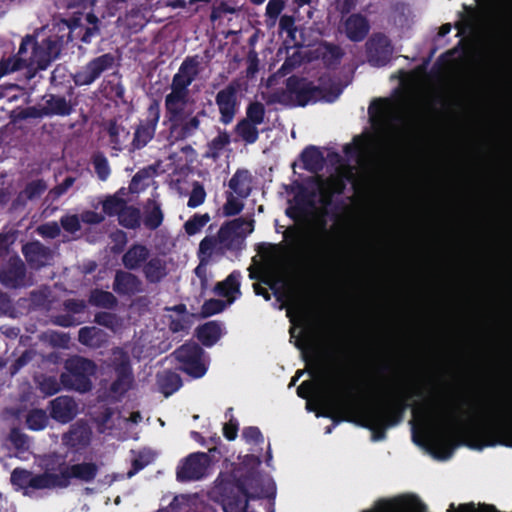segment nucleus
I'll list each match as a JSON object with an SVG mask.
<instances>
[{
	"mask_svg": "<svg viewBox=\"0 0 512 512\" xmlns=\"http://www.w3.org/2000/svg\"><path fill=\"white\" fill-rule=\"evenodd\" d=\"M89 303L99 308L111 310L116 308L118 300L112 292L96 288L90 293Z\"/></svg>",
	"mask_w": 512,
	"mask_h": 512,
	"instance_id": "ea45409f",
	"label": "nucleus"
},
{
	"mask_svg": "<svg viewBox=\"0 0 512 512\" xmlns=\"http://www.w3.org/2000/svg\"><path fill=\"white\" fill-rule=\"evenodd\" d=\"M25 423L28 429L40 431L46 428L48 416L43 409H31L26 415Z\"/></svg>",
	"mask_w": 512,
	"mask_h": 512,
	"instance_id": "de8ad7c7",
	"label": "nucleus"
},
{
	"mask_svg": "<svg viewBox=\"0 0 512 512\" xmlns=\"http://www.w3.org/2000/svg\"><path fill=\"white\" fill-rule=\"evenodd\" d=\"M494 245L498 251L512 254V228L506 221H499L494 234Z\"/></svg>",
	"mask_w": 512,
	"mask_h": 512,
	"instance_id": "f704fd0d",
	"label": "nucleus"
},
{
	"mask_svg": "<svg viewBox=\"0 0 512 512\" xmlns=\"http://www.w3.org/2000/svg\"><path fill=\"white\" fill-rule=\"evenodd\" d=\"M188 97L178 94L177 92H170L165 97V117L172 123L181 122L184 120V110L187 104Z\"/></svg>",
	"mask_w": 512,
	"mask_h": 512,
	"instance_id": "a878e982",
	"label": "nucleus"
},
{
	"mask_svg": "<svg viewBox=\"0 0 512 512\" xmlns=\"http://www.w3.org/2000/svg\"><path fill=\"white\" fill-rule=\"evenodd\" d=\"M296 194L294 196V203L303 207L304 210L307 211L308 208L314 206V199L316 197L315 188L310 190L302 183H296Z\"/></svg>",
	"mask_w": 512,
	"mask_h": 512,
	"instance_id": "49530a36",
	"label": "nucleus"
},
{
	"mask_svg": "<svg viewBox=\"0 0 512 512\" xmlns=\"http://www.w3.org/2000/svg\"><path fill=\"white\" fill-rule=\"evenodd\" d=\"M234 131L246 144H254L259 138L258 125L244 118L238 121Z\"/></svg>",
	"mask_w": 512,
	"mask_h": 512,
	"instance_id": "79ce46f5",
	"label": "nucleus"
},
{
	"mask_svg": "<svg viewBox=\"0 0 512 512\" xmlns=\"http://www.w3.org/2000/svg\"><path fill=\"white\" fill-rule=\"evenodd\" d=\"M113 355L112 368L116 376L134 377L128 353L118 348Z\"/></svg>",
	"mask_w": 512,
	"mask_h": 512,
	"instance_id": "4c0bfd02",
	"label": "nucleus"
},
{
	"mask_svg": "<svg viewBox=\"0 0 512 512\" xmlns=\"http://www.w3.org/2000/svg\"><path fill=\"white\" fill-rule=\"evenodd\" d=\"M482 433L489 438L486 446L498 443L512 447V403L505 405L497 416L482 428Z\"/></svg>",
	"mask_w": 512,
	"mask_h": 512,
	"instance_id": "9b49d317",
	"label": "nucleus"
},
{
	"mask_svg": "<svg viewBox=\"0 0 512 512\" xmlns=\"http://www.w3.org/2000/svg\"><path fill=\"white\" fill-rule=\"evenodd\" d=\"M90 441V431L83 427H72L67 433L63 434L62 442L71 449H81L86 447Z\"/></svg>",
	"mask_w": 512,
	"mask_h": 512,
	"instance_id": "c9c22d12",
	"label": "nucleus"
},
{
	"mask_svg": "<svg viewBox=\"0 0 512 512\" xmlns=\"http://www.w3.org/2000/svg\"><path fill=\"white\" fill-rule=\"evenodd\" d=\"M21 251L27 263L35 269L45 266L46 261L52 257L50 248L38 240L24 244Z\"/></svg>",
	"mask_w": 512,
	"mask_h": 512,
	"instance_id": "5701e85b",
	"label": "nucleus"
},
{
	"mask_svg": "<svg viewBox=\"0 0 512 512\" xmlns=\"http://www.w3.org/2000/svg\"><path fill=\"white\" fill-rule=\"evenodd\" d=\"M254 230V220L239 217L225 222L219 229L217 237L206 236L199 244V254L210 257L217 243L229 251H240L247 235Z\"/></svg>",
	"mask_w": 512,
	"mask_h": 512,
	"instance_id": "20e7f679",
	"label": "nucleus"
},
{
	"mask_svg": "<svg viewBox=\"0 0 512 512\" xmlns=\"http://www.w3.org/2000/svg\"><path fill=\"white\" fill-rule=\"evenodd\" d=\"M50 417L62 424L69 423L77 415V404L70 396H58L49 403Z\"/></svg>",
	"mask_w": 512,
	"mask_h": 512,
	"instance_id": "4be33fe9",
	"label": "nucleus"
},
{
	"mask_svg": "<svg viewBox=\"0 0 512 512\" xmlns=\"http://www.w3.org/2000/svg\"><path fill=\"white\" fill-rule=\"evenodd\" d=\"M27 269L19 256L10 257L0 269V283L8 289H18L25 285Z\"/></svg>",
	"mask_w": 512,
	"mask_h": 512,
	"instance_id": "6ab92c4d",
	"label": "nucleus"
},
{
	"mask_svg": "<svg viewBox=\"0 0 512 512\" xmlns=\"http://www.w3.org/2000/svg\"><path fill=\"white\" fill-rule=\"evenodd\" d=\"M300 160L303 168L311 173L320 172L325 165V158L320 149L316 146L309 145L303 149L300 154Z\"/></svg>",
	"mask_w": 512,
	"mask_h": 512,
	"instance_id": "7c9ffc66",
	"label": "nucleus"
},
{
	"mask_svg": "<svg viewBox=\"0 0 512 512\" xmlns=\"http://www.w3.org/2000/svg\"><path fill=\"white\" fill-rule=\"evenodd\" d=\"M150 257V250L141 243H133L122 255V264L129 271H137L143 267Z\"/></svg>",
	"mask_w": 512,
	"mask_h": 512,
	"instance_id": "b1692460",
	"label": "nucleus"
},
{
	"mask_svg": "<svg viewBox=\"0 0 512 512\" xmlns=\"http://www.w3.org/2000/svg\"><path fill=\"white\" fill-rule=\"evenodd\" d=\"M346 25L348 32H367L369 30L367 20L361 15L350 16Z\"/></svg>",
	"mask_w": 512,
	"mask_h": 512,
	"instance_id": "338daca9",
	"label": "nucleus"
},
{
	"mask_svg": "<svg viewBox=\"0 0 512 512\" xmlns=\"http://www.w3.org/2000/svg\"><path fill=\"white\" fill-rule=\"evenodd\" d=\"M61 227L68 233L74 234L81 229L80 219L76 214H66L60 218Z\"/></svg>",
	"mask_w": 512,
	"mask_h": 512,
	"instance_id": "69168bd1",
	"label": "nucleus"
},
{
	"mask_svg": "<svg viewBox=\"0 0 512 512\" xmlns=\"http://www.w3.org/2000/svg\"><path fill=\"white\" fill-rule=\"evenodd\" d=\"M94 322L100 326L113 329L117 325V316L114 313L101 311L94 316Z\"/></svg>",
	"mask_w": 512,
	"mask_h": 512,
	"instance_id": "774afa93",
	"label": "nucleus"
},
{
	"mask_svg": "<svg viewBox=\"0 0 512 512\" xmlns=\"http://www.w3.org/2000/svg\"><path fill=\"white\" fill-rule=\"evenodd\" d=\"M303 235V230L300 227L296 225L288 226L283 232L285 244L261 243L258 245L257 251L262 257L270 260L275 259L280 252L287 248L290 250H298L301 247Z\"/></svg>",
	"mask_w": 512,
	"mask_h": 512,
	"instance_id": "dca6fc26",
	"label": "nucleus"
},
{
	"mask_svg": "<svg viewBox=\"0 0 512 512\" xmlns=\"http://www.w3.org/2000/svg\"><path fill=\"white\" fill-rule=\"evenodd\" d=\"M65 372L60 375V382L67 390L87 393L92 389L91 377L96 373V364L82 356L69 358L64 365Z\"/></svg>",
	"mask_w": 512,
	"mask_h": 512,
	"instance_id": "6e6552de",
	"label": "nucleus"
},
{
	"mask_svg": "<svg viewBox=\"0 0 512 512\" xmlns=\"http://www.w3.org/2000/svg\"><path fill=\"white\" fill-rule=\"evenodd\" d=\"M420 390H413L404 381H394L389 386L385 402L376 407L361 411V426L372 431V440L381 441L386 437V430L402 422L409 401L414 396H421Z\"/></svg>",
	"mask_w": 512,
	"mask_h": 512,
	"instance_id": "f257e3e1",
	"label": "nucleus"
},
{
	"mask_svg": "<svg viewBox=\"0 0 512 512\" xmlns=\"http://www.w3.org/2000/svg\"><path fill=\"white\" fill-rule=\"evenodd\" d=\"M38 34H26L22 40L18 55L23 56L28 47L32 49L29 62L35 64L38 69L45 70L47 67L56 60L62 50L64 35L50 34L47 38L38 42L36 36Z\"/></svg>",
	"mask_w": 512,
	"mask_h": 512,
	"instance_id": "423d86ee",
	"label": "nucleus"
},
{
	"mask_svg": "<svg viewBox=\"0 0 512 512\" xmlns=\"http://www.w3.org/2000/svg\"><path fill=\"white\" fill-rule=\"evenodd\" d=\"M118 223L120 226L136 230L141 226V211L133 205H126L125 209L119 214Z\"/></svg>",
	"mask_w": 512,
	"mask_h": 512,
	"instance_id": "a19ab883",
	"label": "nucleus"
},
{
	"mask_svg": "<svg viewBox=\"0 0 512 512\" xmlns=\"http://www.w3.org/2000/svg\"><path fill=\"white\" fill-rule=\"evenodd\" d=\"M157 384L161 393L165 397H169L181 388L183 382L177 372L165 370L157 375Z\"/></svg>",
	"mask_w": 512,
	"mask_h": 512,
	"instance_id": "e433bc0d",
	"label": "nucleus"
},
{
	"mask_svg": "<svg viewBox=\"0 0 512 512\" xmlns=\"http://www.w3.org/2000/svg\"><path fill=\"white\" fill-rule=\"evenodd\" d=\"M115 57L111 53H105L91 59L86 65L72 74V80L76 86H88L94 83L105 71L113 68Z\"/></svg>",
	"mask_w": 512,
	"mask_h": 512,
	"instance_id": "ddd939ff",
	"label": "nucleus"
},
{
	"mask_svg": "<svg viewBox=\"0 0 512 512\" xmlns=\"http://www.w3.org/2000/svg\"><path fill=\"white\" fill-rule=\"evenodd\" d=\"M205 115V111L201 110L188 120L184 119L181 122L170 124L169 130L171 136L177 141L185 140L193 136L200 127V116Z\"/></svg>",
	"mask_w": 512,
	"mask_h": 512,
	"instance_id": "cd10ccee",
	"label": "nucleus"
},
{
	"mask_svg": "<svg viewBox=\"0 0 512 512\" xmlns=\"http://www.w3.org/2000/svg\"><path fill=\"white\" fill-rule=\"evenodd\" d=\"M125 195L126 192L124 187L120 188L113 195H107L101 202L103 215L109 217H119V214H121L127 205V201L124 199Z\"/></svg>",
	"mask_w": 512,
	"mask_h": 512,
	"instance_id": "72a5a7b5",
	"label": "nucleus"
},
{
	"mask_svg": "<svg viewBox=\"0 0 512 512\" xmlns=\"http://www.w3.org/2000/svg\"><path fill=\"white\" fill-rule=\"evenodd\" d=\"M46 190L47 184L44 179L32 180L18 193L14 204L25 206L28 201H33L41 197Z\"/></svg>",
	"mask_w": 512,
	"mask_h": 512,
	"instance_id": "473e14b6",
	"label": "nucleus"
},
{
	"mask_svg": "<svg viewBox=\"0 0 512 512\" xmlns=\"http://www.w3.org/2000/svg\"><path fill=\"white\" fill-rule=\"evenodd\" d=\"M393 47L386 34H373L366 42L368 62L375 67L385 66L392 57Z\"/></svg>",
	"mask_w": 512,
	"mask_h": 512,
	"instance_id": "a211bd4d",
	"label": "nucleus"
},
{
	"mask_svg": "<svg viewBox=\"0 0 512 512\" xmlns=\"http://www.w3.org/2000/svg\"><path fill=\"white\" fill-rule=\"evenodd\" d=\"M229 144V134L226 131L219 132L218 135L208 143L207 156L217 159L220 156L221 151Z\"/></svg>",
	"mask_w": 512,
	"mask_h": 512,
	"instance_id": "3c124183",
	"label": "nucleus"
},
{
	"mask_svg": "<svg viewBox=\"0 0 512 512\" xmlns=\"http://www.w3.org/2000/svg\"><path fill=\"white\" fill-rule=\"evenodd\" d=\"M43 472L35 474L30 470L17 467L11 472L10 481L11 484L22 490L24 495H30L34 491L38 490H53V471L54 466L50 462L49 455H45L42 459Z\"/></svg>",
	"mask_w": 512,
	"mask_h": 512,
	"instance_id": "1a4fd4ad",
	"label": "nucleus"
},
{
	"mask_svg": "<svg viewBox=\"0 0 512 512\" xmlns=\"http://www.w3.org/2000/svg\"><path fill=\"white\" fill-rule=\"evenodd\" d=\"M306 77L291 75L285 80V88L271 92L267 104H281L286 107H306L317 102H334L341 94V89L335 85L329 87Z\"/></svg>",
	"mask_w": 512,
	"mask_h": 512,
	"instance_id": "f03ea898",
	"label": "nucleus"
},
{
	"mask_svg": "<svg viewBox=\"0 0 512 512\" xmlns=\"http://www.w3.org/2000/svg\"><path fill=\"white\" fill-rule=\"evenodd\" d=\"M266 109L263 103L259 101H252L246 107V117L244 119L261 125L264 122Z\"/></svg>",
	"mask_w": 512,
	"mask_h": 512,
	"instance_id": "6e6d98bb",
	"label": "nucleus"
},
{
	"mask_svg": "<svg viewBox=\"0 0 512 512\" xmlns=\"http://www.w3.org/2000/svg\"><path fill=\"white\" fill-rule=\"evenodd\" d=\"M427 414L446 430L455 433L463 424L462 410L459 405L448 401H437L426 409Z\"/></svg>",
	"mask_w": 512,
	"mask_h": 512,
	"instance_id": "4468645a",
	"label": "nucleus"
},
{
	"mask_svg": "<svg viewBox=\"0 0 512 512\" xmlns=\"http://www.w3.org/2000/svg\"><path fill=\"white\" fill-rule=\"evenodd\" d=\"M209 461V456L205 452L189 454L177 466V480L179 482H189L202 479L206 474Z\"/></svg>",
	"mask_w": 512,
	"mask_h": 512,
	"instance_id": "2eb2a0df",
	"label": "nucleus"
},
{
	"mask_svg": "<svg viewBox=\"0 0 512 512\" xmlns=\"http://www.w3.org/2000/svg\"><path fill=\"white\" fill-rule=\"evenodd\" d=\"M389 100L384 98L374 99L368 107V115L372 124L385 121L388 113Z\"/></svg>",
	"mask_w": 512,
	"mask_h": 512,
	"instance_id": "c03bdc74",
	"label": "nucleus"
},
{
	"mask_svg": "<svg viewBox=\"0 0 512 512\" xmlns=\"http://www.w3.org/2000/svg\"><path fill=\"white\" fill-rule=\"evenodd\" d=\"M353 390L354 387L351 384H346L341 390L329 391L321 396L325 409L321 415L333 421L331 426L326 427V433H331L332 429L342 421H353L357 411Z\"/></svg>",
	"mask_w": 512,
	"mask_h": 512,
	"instance_id": "39448f33",
	"label": "nucleus"
},
{
	"mask_svg": "<svg viewBox=\"0 0 512 512\" xmlns=\"http://www.w3.org/2000/svg\"><path fill=\"white\" fill-rule=\"evenodd\" d=\"M237 92L238 85L232 82L220 90L215 97V102L220 113V121L224 125L230 124L235 117Z\"/></svg>",
	"mask_w": 512,
	"mask_h": 512,
	"instance_id": "aec40b11",
	"label": "nucleus"
},
{
	"mask_svg": "<svg viewBox=\"0 0 512 512\" xmlns=\"http://www.w3.org/2000/svg\"><path fill=\"white\" fill-rule=\"evenodd\" d=\"M252 176L247 169H238L230 178L228 186L240 198H247L252 191Z\"/></svg>",
	"mask_w": 512,
	"mask_h": 512,
	"instance_id": "2f4dec72",
	"label": "nucleus"
},
{
	"mask_svg": "<svg viewBox=\"0 0 512 512\" xmlns=\"http://www.w3.org/2000/svg\"><path fill=\"white\" fill-rule=\"evenodd\" d=\"M176 360L180 363L178 369L192 378L203 377L207 372L202 357L203 348L196 342H187L178 347L174 352Z\"/></svg>",
	"mask_w": 512,
	"mask_h": 512,
	"instance_id": "f8f14e48",
	"label": "nucleus"
},
{
	"mask_svg": "<svg viewBox=\"0 0 512 512\" xmlns=\"http://www.w3.org/2000/svg\"><path fill=\"white\" fill-rule=\"evenodd\" d=\"M241 277L239 270H233L223 281L215 285L214 292L218 296L227 298L229 304L233 303L236 297L241 295Z\"/></svg>",
	"mask_w": 512,
	"mask_h": 512,
	"instance_id": "393cba45",
	"label": "nucleus"
},
{
	"mask_svg": "<svg viewBox=\"0 0 512 512\" xmlns=\"http://www.w3.org/2000/svg\"><path fill=\"white\" fill-rule=\"evenodd\" d=\"M344 55L342 49L337 45H328L323 55V61L328 68H334L340 64Z\"/></svg>",
	"mask_w": 512,
	"mask_h": 512,
	"instance_id": "13d9d810",
	"label": "nucleus"
},
{
	"mask_svg": "<svg viewBox=\"0 0 512 512\" xmlns=\"http://www.w3.org/2000/svg\"><path fill=\"white\" fill-rule=\"evenodd\" d=\"M222 325L218 321H208L199 325L195 330V336L205 347H212L222 337Z\"/></svg>",
	"mask_w": 512,
	"mask_h": 512,
	"instance_id": "c756f323",
	"label": "nucleus"
},
{
	"mask_svg": "<svg viewBox=\"0 0 512 512\" xmlns=\"http://www.w3.org/2000/svg\"><path fill=\"white\" fill-rule=\"evenodd\" d=\"M27 65V59L21 55L2 58L0 60V79L11 72L21 70Z\"/></svg>",
	"mask_w": 512,
	"mask_h": 512,
	"instance_id": "8fccbe9b",
	"label": "nucleus"
},
{
	"mask_svg": "<svg viewBox=\"0 0 512 512\" xmlns=\"http://www.w3.org/2000/svg\"><path fill=\"white\" fill-rule=\"evenodd\" d=\"M206 199V191L203 187V185L195 181L193 183L192 191L189 195V199L187 202V206L189 208H196L204 203Z\"/></svg>",
	"mask_w": 512,
	"mask_h": 512,
	"instance_id": "680f3d73",
	"label": "nucleus"
},
{
	"mask_svg": "<svg viewBox=\"0 0 512 512\" xmlns=\"http://www.w3.org/2000/svg\"><path fill=\"white\" fill-rule=\"evenodd\" d=\"M252 480L254 479L246 475L217 487L224 512H247L249 500L260 498V494L254 495L248 491Z\"/></svg>",
	"mask_w": 512,
	"mask_h": 512,
	"instance_id": "9d476101",
	"label": "nucleus"
},
{
	"mask_svg": "<svg viewBox=\"0 0 512 512\" xmlns=\"http://www.w3.org/2000/svg\"><path fill=\"white\" fill-rule=\"evenodd\" d=\"M134 377L116 376L110 385V392L118 396H124L132 387Z\"/></svg>",
	"mask_w": 512,
	"mask_h": 512,
	"instance_id": "bf43d9fd",
	"label": "nucleus"
},
{
	"mask_svg": "<svg viewBox=\"0 0 512 512\" xmlns=\"http://www.w3.org/2000/svg\"><path fill=\"white\" fill-rule=\"evenodd\" d=\"M160 118V107L157 101H153L147 110V117L136 127L132 145L135 149L145 147L154 137Z\"/></svg>",
	"mask_w": 512,
	"mask_h": 512,
	"instance_id": "f3484780",
	"label": "nucleus"
},
{
	"mask_svg": "<svg viewBox=\"0 0 512 512\" xmlns=\"http://www.w3.org/2000/svg\"><path fill=\"white\" fill-rule=\"evenodd\" d=\"M351 179V175L343 176H330L323 179L320 175L311 176L306 179V182H320L325 184L335 195H341L346 189V181Z\"/></svg>",
	"mask_w": 512,
	"mask_h": 512,
	"instance_id": "37998d69",
	"label": "nucleus"
},
{
	"mask_svg": "<svg viewBox=\"0 0 512 512\" xmlns=\"http://www.w3.org/2000/svg\"><path fill=\"white\" fill-rule=\"evenodd\" d=\"M164 219L160 204L153 201L151 210L146 211L143 219L144 226L149 230H156L162 225Z\"/></svg>",
	"mask_w": 512,
	"mask_h": 512,
	"instance_id": "603ef678",
	"label": "nucleus"
},
{
	"mask_svg": "<svg viewBox=\"0 0 512 512\" xmlns=\"http://www.w3.org/2000/svg\"><path fill=\"white\" fill-rule=\"evenodd\" d=\"M315 255L317 263L324 267L334 265L336 260L339 258L338 250L330 241H328L327 237L323 239L321 246Z\"/></svg>",
	"mask_w": 512,
	"mask_h": 512,
	"instance_id": "58836bf2",
	"label": "nucleus"
},
{
	"mask_svg": "<svg viewBox=\"0 0 512 512\" xmlns=\"http://www.w3.org/2000/svg\"><path fill=\"white\" fill-rule=\"evenodd\" d=\"M112 289L121 297H132L144 291L142 280L127 269L116 270Z\"/></svg>",
	"mask_w": 512,
	"mask_h": 512,
	"instance_id": "412c9836",
	"label": "nucleus"
},
{
	"mask_svg": "<svg viewBox=\"0 0 512 512\" xmlns=\"http://www.w3.org/2000/svg\"><path fill=\"white\" fill-rule=\"evenodd\" d=\"M92 164L97 177L101 181H106L111 173L107 157L102 152L94 153L92 156Z\"/></svg>",
	"mask_w": 512,
	"mask_h": 512,
	"instance_id": "5fc2aeb1",
	"label": "nucleus"
},
{
	"mask_svg": "<svg viewBox=\"0 0 512 512\" xmlns=\"http://www.w3.org/2000/svg\"><path fill=\"white\" fill-rule=\"evenodd\" d=\"M50 462L54 466L53 481L55 489H66L72 479L86 483L92 482L98 474V466L93 462H82L69 465L65 459L56 454H49Z\"/></svg>",
	"mask_w": 512,
	"mask_h": 512,
	"instance_id": "0eeeda50",
	"label": "nucleus"
},
{
	"mask_svg": "<svg viewBox=\"0 0 512 512\" xmlns=\"http://www.w3.org/2000/svg\"><path fill=\"white\" fill-rule=\"evenodd\" d=\"M286 6L285 0H269L265 9V22L269 29L276 25L277 19Z\"/></svg>",
	"mask_w": 512,
	"mask_h": 512,
	"instance_id": "09e8293b",
	"label": "nucleus"
},
{
	"mask_svg": "<svg viewBox=\"0 0 512 512\" xmlns=\"http://www.w3.org/2000/svg\"><path fill=\"white\" fill-rule=\"evenodd\" d=\"M226 307V302L220 299L206 300L201 307V315L205 318L221 313Z\"/></svg>",
	"mask_w": 512,
	"mask_h": 512,
	"instance_id": "0e129e2a",
	"label": "nucleus"
},
{
	"mask_svg": "<svg viewBox=\"0 0 512 512\" xmlns=\"http://www.w3.org/2000/svg\"><path fill=\"white\" fill-rule=\"evenodd\" d=\"M142 273L149 284H158L168 275L167 263L159 256L149 257L142 267Z\"/></svg>",
	"mask_w": 512,
	"mask_h": 512,
	"instance_id": "bb28decb",
	"label": "nucleus"
},
{
	"mask_svg": "<svg viewBox=\"0 0 512 512\" xmlns=\"http://www.w3.org/2000/svg\"><path fill=\"white\" fill-rule=\"evenodd\" d=\"M244 208V204L239 201L232 192L226 193V202L223 205V214L226 217L238 215Z\"/></svg>",
	"mask_w": 512,
	"mask_h": 512,
	"instance_id": "052dcab7",
	"label": "nucleus"
},
{
	"mask_svg": "<svg viewBox=\"0 0 512 512\" xmlns=\"http://www.w3.org/2000/svg\"><path fill=\"white\" fill-rule=\"evenodd\" d=\"M61 382L55 376H45L39 382V389L46 396L57 394L61 390Z\"/></svg>",
	"mask_w": 512,
	"mask_h": 512,
	"instance_id": "e2e57ef3",
	"label": "nucleus"
},
{
	"mask_svg": "<svg viewBox=\"0 0 512 512\" xmlns=\"http://www.w3.org/2000/svg\"><path fill=\"white\" fill-rule=\"evenodd\" d=\"M97 21L98 18L95 15L88 13L85 15L80 14L69 21H65L64 24L70 30L83 28L85 29V32H92L97 29Z\"/></svg>",
	"mask_w": 512,
	"mask_h": 512,
	"instance_id": "a18cd8bd",
	"label": "nucleus"
},
{
	"mask_svg": "<svg viewBox=\"0 0 512 512\" xmlns=\"http://www.w3.org/2000/svg\"><path fill=\"white\" fill-rule=\"evenodd\" d=\"M210 221L208 213L199 214L196 213L191 216L184 224L185 232L189 235H195L199 233L202 228Z\"/></svg>",
	"mask_w": 512,
	"mask_h": 512,
	"instance_id": "864d4df0",
	"label": "nucleus"
},
{
	"mask_svg": "<svg viewBox=\"0 0 512 512\" xmlns=\"http://www.w3.org/2000/svg\"><path fill=\"white\" fill-rule=\"evenodd\" d=\"M193 82L192 75L186 76L181 72H177L172 79L171 92H177L178 94L188 97V86Z\"/></svg>",
	"mask_w": 512,
	"mask_h": 512,
	"instance_id": "4d7b16f0",
	"label": "nucleus"
},
{
	"mask_svg": "<svg viewBox=\"0 0 512 512\" xmlns=\"http://www.w3.org/2000/svg\"><path fill=\"white\" fill-rule=\"evenodd\" d=\"M43 99H45V104L43 106L47 117H66L71 115L74 110L73 105L66 99L65 96L47 94L43 97Z\"/></svg>",
	"mask_w": 512,
	"mask_h": 512,
	"instance_id": "c85d7f7f",
	"label": "nucleus"
},
{
	"mask_svg": "<svg viewBox=\"0 0 512 512\" xmlns=\"http://www.w3.org/2000/svg\"><path fill=\"white\" fill-rule=\"evenodd\" d=\"M455 27L458 32H502L512 28V0H483L478 10H468Z\"/></svg>",
	"mask_w": 512,
	"mask_h": 512,
	"instance_id": "7ed1b4c3",
	"label": "nucleus"
}]
</instances>
